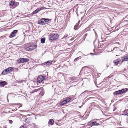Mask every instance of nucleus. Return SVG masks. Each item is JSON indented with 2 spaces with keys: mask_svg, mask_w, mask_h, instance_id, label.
I'll list each match as a JSON object with an SVG mask.
<instances>
[{
  "mask_svg": "<svg viewBox=\"0 0 128 128\" xmlns=\"http://www.w3.org/2000/svg\"><path fill=\"white\" fill-rule=\"evenodd\" d=\"M9 122L10 124H12V123L13 122L12 120H10L9 121Z\"/></svg>",
  "mask_w": 128,
  "mask_h": 128,
  "instance_id": "c85d7f7f",
  "label": "nucleus"
},
{
  "mask_svg": "<svg viewBox=\"0 0 128 128\" xmlns=\"http://www.w3.org/2000/svg\"><path fill=\"white\" fill-rule=\"evenodd\" d=\"M99 120L98 119H95L94 120H92V121L98 120Z\"/></svg>",
  "mask_w": 128,
  "mask_h": 128,
  "instance_id": "2f4dec72",
  "label": "nucleus"
},
{
  "mask_svg": "<svg viewBox=\"0 0 128 128\" xmlns=\"http://www.w3.org/2000/svg\"><path fill=\"white\" fill-rule=\"evenodd\" d=\"M44 20V25L48 24L51 21L50 19H48L47 18H43Z\"/></svg>",
  "mask_w": 128,
  "mask_h": 128,
  "instance_id": "6e6552de",
  "label": "nucleus"
},
{
  "mask_svg": "<svg viewBox=\"0 0 128 128\" xmlns=\"http://www.w3.org/2000/svg\"><path fill=\"white\" fill-rule=\"evenodd\" d=\"M15 70L16 72H18V68H16L15 69Z\"/></svg>",
  "mask_w": 128,
  "mask_h": 128,
  "instance_id": "473e14b6",
  "label": "nucleus"
},
{
  "mask_svg": "<svg viewBox=\"0 0 128 128\" xmlns=\"http://www.w3.org/2000/svg\"><path fill=\"white\" fill-rule=\"evenodd\" d=\"M37 47L36 45H35L33 43H30L26 45L25 50L26 51H29L34 50Z\"/></svg>",
  "mask_w": 128,
  "mask_h": 128,
  "instance_id": "f257e3e1",
  "label": "nucleus"
},
{
  "mask_svg": "<svg viewBox=\"0 0 128 128\" xmlns=\"http://www.w3.org/2000/svg\"><path fill=\"white\" fill-rule=\"evenodd\" d=\"M10 6H13L15 4V2L13 1H11L10 2Z\"/></svg>",
  "mask_w": 128,
  "mask_h": 128,
  "instance_id": "aec40b11",
  "label": "nucleus"
},
{
  "mask_svg": "<svg viewBox=\"0 0 128 128\" xmlns=\"http://www.w3.org/2000/svg\"><path fill=\"white\" fill-rule=\"evenodd\" d=\"M127 61H128V55L126 56Z\"/></svg>",
  "mask_w": 128,
  "mask_h": 128,
  "instance_id": "7c9ffc66",
  "label": "nucleus"
},
{
  "mask_svg": "<svg viewBox=\"0 0 128 128\" xmlns=\"http://www.w3.org/2000/svg\"><path fill=\"white\" fill-rule=\"evenodd\" d=\"M6 71L8 72V74L9 72H12L13 70V68L12 67H9L6 69Z\"/></svg>",
  "mask_w": 128,
  "mask_h": 128,
  "instance_id": "9b49d317",
  "label": "nucleus"
},
{
  "mask_svg": "<svg viewBox=\"0 0 128 128\" xmlns=\"http://www.w3.org/2000/svg\"><path fill=\"white\" fill-rule=\"evenodd\" d=\"M68 36V35L67 34H66L63 37L64 38H66Z\"/></svg>",
  "mask_w": 128,
  "mask_h": 128,
  "instance_id": "c756f323",
  "label": "nucleus"
},
{
  "mask_svg": "<svg viewBox=\"0 0 128 128\" xmlns=\"http://www.w3.org/2000/svg\"><path fill=\"white\" fill-rule=\"evenodd\" d=\"M38 23L40 25H44L43 18H42L41 20H39L38 22Z\"/></svg>",
  "mask_w": 128,
  "mask_h": 128,
  "instance_id": "9d476101",
  "label": "nucleus"
},
{
  "mask_svg": "<svg viewBox=\"0 0 128 128\" xmlns=\"http://www.w3.org/2000/svg\"><path fill=\"white\" fill-rule=\"evenodd\" d=\"M7 74H8V72L6 71V69L4 70L2 73V75H5Z\"/></svg>",
  "mask_w": 128,
  "mask_h": 128,
  "instance_id": "6ab92c4d",
  "label": "nucleus"
},
{
  "mask_svg": "<svg viewBox=\"0 0 128 128\" xmlns=\"http://www.w3.org/2000/svg\"><path fill=\"white\" fill-rule=\"evenodd\" d=\"M68 102H67V101H66V100H65L64 101L62 102V103H61V105H63L64 104H66Z\"/></svg>",
  "mask_w": 128,
  "mask_h": 128,
  "instance_id": "4be33fe9",
  "label": "nucleus"
},
{
  "mask_svg": "<svg viewBox=\"0 0 128 128\" xmlns=\"http://www.w3.org/2000/svg\"><path fill=\"white\" fill-rule=\"evenodd\" d=\"M46 40L45 38H43L41 39V42L42 44H44Z\"/></svg>",
  "mask_w": 128,
  "mask_h": 128,
  "instance_id": "f3484780",
  "label": "nucleus"
},
{
  "mask_svg": "<svg viewBox=\"0 0 128 128\" xmlns=\"http://www.w3.org/2000/svg\"><path fill=\"white\" fill-rule=\"evenodd\" d=\"M20 128H26L24 127V126H22L20 127Z\"/></svg>",
  "mask_w": 128,
  "mask_h": 128,
  "instance_id": "72a5a7b5",
  "label": "nucleus"
},
{
  "mask_svg": "<svg viewBox=\"0 0 128 128\" xmlns=\"http://www.w3.org/2000/svg\"><path fill=\"white\" fill-rule=\"evenodd\" d=\"M120 62V60H117L114 61V63L116 65H117Z\"/></svg>",
  "mask_w": 128,
  "mask_h": 128,
  "instance_id": "ddd939ff",
  "label": "nucleus"
},
{
  "mask_svg": "<svg viewBox=\"0 0 128 128\" xmlns=\"http://www.w3.org/2000/svg\"><path fill=\"white\" fill-rule=\"evenodd\" d=\"M18 32V31L17 30H14L10 34V38H12L16 36V34Z\"/></svg>",
  "mask_w": 128,
  "mask_h": 128,
  "instance_id": "0eeeda50",
  "label": "nucleus"
},
{
  "mask_svg": "<svg viewBox=\"0 0 128 128\" xmlns=\"http://www.w3.org/2000/svg\"><path fill=\"white\" fill-rule=\"evenodd\" d=\"M22 106H20L19 108H19L20 107H21Z\"/></svg>",
  "mask_w": 128,
  "mask_h": 128,
  "instance_id": "e433bc0d",
  "label": "nucleus"
},
{
  "mask_svg": "<svg viewBox=\"0 0 128 128\" xmlns=\"http://www.w3.org/2000/svg\"><path fill=\"white\" fill-rule=\"evenodd\" d=\"M82 57L81 56H80L78 58H76L75 59L74 61H77L78 59H80Z\"/></svg>",
  "mask_w": 128,
  "mask_h": 128,
  "instance_id": "a878e982",
  "label": "nucleus"
},
{
  "mask_svg": "<svg viewBox=\"0 0 128 128\" xmlns=\"http://www.w3.org/2000/svg\"><path fill=\"white\" fill-rule=\"evenodd\" d=\"M44 7H41L39 8H38L36 10L34 11L32 14V15H34L40 11L44 9Z\"/></svg>",
  "mask_w": 128,
  "mask_h": 128,
  "instance_id": "39448f33",
  "label": "nucleus"
},
{
  "mask_svg": "<svg viewBox=\"0 0 128 128\" xmlns=\"http://www.w3.org/2000/svg\"><path fill=\"white\" fill-rule=\"evenodd\" d=\"M45 79V77L44 76H40L37 79V82L40 83L43 81Z\"/></svg>",
  "mask_w": 128,
  "mask_h": 128,
  "instance_id": "20e7f679",
  "label": "nucleus"
},
{
  "mask_svg": "<svg viewBox=\"0 0 128 128\" xmlns=\"http://www.w3.org/2000/svg\"><path fill=\"white\" fill-rule=\"evenodd\" d=\"M59 35L57 34H51L49 37V40H56L58 37Z\"/></svg>",
  "mask_w": 128,
  "mask_h": 128,
  "instance_id": "7ed1b4c3",
  "label": "nucleus"
},
{
  "mask_svg": "<svg viewBox=\"0 0 128 128\" xmlns=\"http://www.w3.org/2000/svg\"><path fill=\"white\" fill-rule=\"evenodd\" d=\"M128 90V89L126 88L122 90H120L115 92L114 93V96H116L118 95L122 94H124L125 92H127Z\"/></svg>",
  "mask_w": 128,
  "mask_h": 128,
  "instance_id": "f03ea898",
  "label": "nucleus"
},
{
  "mask_svg": "<svg viewBox=\"0 0 128 128\" xmlns=\"http://www.w3.org/2000/svg\"><path fill=\"white\" fill-rule=\"evenodd\" d=\"M30 119L28 118H27L25 121V122L26 123H28L30 121Z\"/></svg>",
  "mask_w": 128,
  "mask_h": 128,
  "instance_id": "393cba45",
  "label": "nucleus"
},
{
  "mask_svg": "<svg viewBox=\"0 0 128 128\" xmlns=\"http://www.w3.org/2000/svg\"><path fill=\"white\" fill-rule=\"evenodd\" d=\"M117 43L119 45H120V44L119 43Z\"/></svg>",
  "mask_w": 128,
  "mask_h": 128,
  "instance_id": "c9c22d12",
  "label": "nucleus"
},
{
  "mask_svg": "<svg viewBox=\"0 0 128 128\" xmlns=\"http://www.w3.org/2000/svg\"><path fill=\"white\" fill-rule=\"evenodd\" d=\"M80 24V22H78V24H76L74 26V29L75 30H77L78 28V25L79 24Z\"/></svg>",
  "mask_w": 128,
  "mask_h": 128,
  "instance_id": "2eb2a0df",
  "label": "nucleus"
},
{
  "mask_svg": "<svg viewBox=\"0 0 128 128\" xmlns=\"http://www.w3.org/2000/svg\"><path fill=\"white\" fill-rule=\"evenodd\" d=\"M72 80H78V78L76 77H73L72 78Z\"/></svg>",
  "mask_w": 128,
  "mask_h": 128,
  "instance_id": "412c9836",
  "label": "nucleus"
},
{
  "mask_svg": "<svg viewBox=\"0 0 128 128\" xmlns=\"http://www.w3.org/2000/svg\"><path fill=\"white\" fill-rule=\"evenodd\" d=\"M6 82L4 81L0 82V84L2 86H4L6 85Z\"/></svg>",
  "mask_w": 128,
  "mask_h": 128,
  "instance_id": "dca6fc26",
  "label": "nucleus"
},
{
  "mask_svg": "<svg viewBox=\"0 0 128 128\" xmlns=\"http://www.w3.org/2000/svg\"><path fill=\"white\" fill-rule=\"evenodd\" d=\"M92 123L93 124V126H98L99 124L96 121L94 122H92Z\"/></svg>",
  "mask_w": 128,
  "mask_h": 128,
  "instance_id": "4468645a",
  "label": "nucleus"
},
{
  "mask_svg": "<svg viewBox=\"0 0 128 128\" xmlns=\"http://www.w3.org/2000/svg\"><path fill=\"white\" fill-rule=\"evenodd\" d=\"M54 121L53 119H51L49 122V123L51 125H52L54 124Z\"/></svg>",
  "mask_w": 128,
  "mask_h": 128,
  "instance_id": "a211bd4d",
  "label": "nucleus"
},
{
  "mask_svg": "<svg viewBox=\"0 0 128 128\" xmlns=\"http://www.w3.org/2000/svg\"><path fill=\"white\" fill-rule=\"evenodd\" d=\"M118 49V48L116 47L113 48V50H117Z\"/></svg>",
  "mask_w": 128,
  "mask_h": 128,
  "instance_id": "cd10ccee",
  "label": "nucleus"
},
{
  "mask_svg": "<svg viewBox=\"0 0 128 128\" xmlns=\"http://www.w3.org/2000/svg\"><path fill=\"white\" fill-rule=\"evenodd\" d=\"M52 61L51 60L48 61L46 62H45L43 64V65L46 66V65H48L50 66L52 64Z\"/></svg>",
  "mask_w": 128,
  "mask_h": 128,
  "instance_id": "1a4fd4ad",
  "label": "nucleus"
},
{
  "mask_svg": "<svg viewBox=\"0 0 128 128\" xmlns=\"http://www.w3.org/2000/svg\"><path fill=\"white\" fill-rule=\"evenodd\" d=\"M90 54L92 56H93V55H94L95 54H93V53H91Z\"/></svg>",
  "mask_w": 128,
  "mask_h": 128,
  "instance_id": "f704fd0d",
  "label": "nucleus"
},
{
  "mask_svg": "<svg viewBox=\"0 0 128 128\" xmlns=\"http://www.w3.org/2000/svg\"><path fill=\"white\" fill-rule=\"evenodd\" d=\"M20 63H24L26 62H28L29 61L28 59L27 58H20Z\"/></svg>",
  "mask_w": 128,
  "mask_h": 128,
  "instance_id": "423d86ee",
  "label": "nucleus"
},
{
  "mask_svg": "<svg viewBox=\"0 0 128 128\" xmlns=\"http://www.w3.org/2000/svg\"><path fill=\"white\" fill-rule=\"evenodd\" d=\"M95 34H96V32H95Z\"/></svg>",
  "mask_w": 128,
  "mask_h": 128,
  "instance_id": "4c0bfd02",
  "label": "nucleus"
},
{
  "mask_svg": "<svg viewBox=\"0 0 128 128\" xmlns=\"http://www.w3.org/2000/svg\"><path fill=\"white\" fill-rule=\"evenodd\" d=\"M126 56L122 58V59L120 60V61L122 62H124L126 61Z\"/></svg>",
  "mask_w": 128,
  "mask_h": 128,
  "instance_id": "f8f14e48",
  "label": "nucleus"
},
{
  "mask_svg": "<svg viewBox=\"0 0 128 128\" xmlns=\"http://www.w3.org/2000/svg\"><path fill=\"white\" fill-rule=\"evenodd\" d=\"M39 89H36L33 90L32 92V93H33L35 92H37L38 91Z\"/></svg>",
  "mask_w": 128,
  "mask_h": 128,
  "instance_id": "bb28decb",
  "label": "nucleus"
},
{
  "mask_svg": "<svg viewBox=\"0 0 128 128\" xmlns=\"http://www.w3.org/2000/svg\"><path fill=\"white\" fill-rule=\"evenodd\" d=\"M72 100V98H68L66 99V101H67L68 102H69L70 101Z\"/></svg>",
  "mask_w": 128,
  "mask_h": 128,
  "instance_id": "5701e85b",
  "label": "nucleus"
},
{
  "mask_svg": "<svg viewBox=\"0 0 128 128\" xmlns=\"http://www.w3.org/2000/svg\"><path fill=\"white\" fill-rule=\"evenodd\" d=\"M92 122H90L88 123V125L90 126H91L90 127H89V128H90V127H91L93 126V125H92Z\"/></svg>",
  "mask_w": 128,
  "mask_h": 128,
  "instance_id": "b1692460",
  "label": "nucleus"
}]
</instances>
